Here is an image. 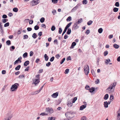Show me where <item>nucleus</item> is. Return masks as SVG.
<instances>
[{
    "label": "nucleus",
    "mask_w": 120,
    "mask_h": 120,
    "mask_svg": "<svg viewBox=\"0 0 120 120\" xmlns=\"http://www.w3.org/2000/svg\"><path fill=\"white\" fill-rule=\"evenodd\" d=\"M103 30V29L102 28H100L98 29V32L99 33L101 34L102 33Z\"/></svg>",
    "instance_id": "nucleus-28"
},
{
    "label": "nucleus",
    "mask_w": 120,
    "mask_h": 120,
    "mask_svg": "<svg viewBox=\"0 0 120 120\" xmlns=\"http://www.w3.org/2000/svg\"><path fill=\"white\" fill-rule=\"evenodd\" d=\"M32 37L34 39L36 38L37 37V36L35 33H34L32 35Z\"/></svg>",
    "instance_id": "nucleus-35"
},
{
    "label": "nucleus",
    "mask_w": 120,
    "mask_h": 120,
    "mask_svg": "<svg viewBox=\"0 0 120 120\" xmlns=\"http://www.w3.org/2000/svg\"><path fill=\"white\" fill-rule=\"evenodd\" d=\"M55 29L56 27L55 26H54L53 25L51 27V30L52 31H54L55 30Z\"/></svg>",
    "instance_id": "nucleus-46"
},
{
    "label": "nucleus",
    "mask_w": 120,
    "mask_h": 120,
    "mask_svg": "<svg viewBox=\"0 0 120 120\" xmlns=\"http://www.w3.org/2000/svg\"><path fill=\"white\" fill-rule=\"evenodd\" d=\"M87 2L86 0H84L82 1V3L84 4H86L87 3Z\"/></svg>",
    "instance_id": "nucleus-45"
},
{
    "label": "nucleus",
    "mask_w": 120,
    "mask_h": 120,
    "mask_svg": "<svg viewBox=\"0 0 120 120\" xmlns=\"http://www.w3.org/2000/svg\"><path fill=\"white\" fill-rule=\"evenodd\" d=\"M18 9L17 8H14L13 9V11L15 12H17L18 11Z\"/></svg>",
    "instance_id": "nucleus-36"
},
{
    "label": "nucleus",
    "mask_w": 120,
    "mask_h": 120,
    "mask_svg": "<svg viewBox=\"0 0 120 120\" xmlns=\"http://www.w3.org/2000/svg\"><path fill=\"white\" fill-rule=\"evenodd\" d=\"M45 112H49V114H51L54 111L52 108L48 107L46 109Z\"/></svg>",
    "instance_id": "nucleus-3"
},
{
    "label": "nucleus",
    "mask_w": 120,
    "mask_h": 120,
    "mask_svg": "<svg viewBox=\"0 0 120 120\" xmlns=\"http://www.w3.org/2000/svg\"><path fill=\"white\" fill-rule=\"evenodd\" d=\"M53 43L54 44H56V45H58V41L57 39L55 40L54 41Z\"/></svg>",
    "instance_id": "nucleus-51"
},
{
    "label": "nucleus",
    "mask_w": 120,
    "mask_h": 120,
    "mask_svg": "<svg viewBox=\"0 0 120 120\" xmlns=\"http://www.w3.org/2000/svg\"><path fill=\"white\" fill-rule=\"evenodd\" d=\"M22 58V57L20 56V57L18 58V59L16 60L14 62V65H15L16 64H18L19 62L21 63V59Z\"/></svg>",
    "instance_id": "nucleus-5"
},
{
    "label": "nucleus",
    "mask_w": 120,
    "mask_h": 120,
    "mask_svg": "<svg viewBox=\"0 0 120 120\" xmlns=\"http://www.w3.org/2000/svg\"><path fill=\"white\" fill-rule=\"evenodd\" d=\"M2 22L3 23H5L6 22L8 21V19H4L2 20Z\"/></svg>",
    "instance_id": "nucleus-53"
},
{
    "label": "nucleus",
    "mask_w": 120,
    "mask_h": 120,
    "mask_svg": "<svg viewBox=\"0 0 120 120\" xmlns=\"http://www.w3.org/2000/svg\"><path fill=\"white\" fill-rule=\"evenodd\" d=\"M104 107L105 108H107L108 107V105L107 103V101H105L104 102Z\"/></svg>",
    "instance_id": "nucleus-16"
},
{
    "label": "nucleus",
    "mask_w": 120,
    "mask_h": 120,
    "mask_svg": "<svg viewBox=\"0 0 120 120\" xmlns=\"http://www.w3.org/2000/svg\"><path fill=\"white\" fill-rule=\"evenodd\" d=\"M2 24V23L1 22H0V30L1 33L3 35L4 30L2 28V25H1Z\"/></svg>",
    "instance_id": "nucleus-10"
},
{
    "label": "nucleus",
    "mask_w": 120,
    "mask_h": 120,
    "mask_svg": "<svg viewBox=\"0 0 120 120\" xmlns=\"http://www.w3.org/2000/svg\"><path fill=\"white\" fill-rule=\"evenodd\" d=\"M77 97H75L73 98L72 100V101L73 102V103H74L75 101L77 100Z\"/></svg>",
    "instance_id": "nucleus-33"
},
{
    "label": "nucleus",
    "mask_w": 120,
    "mask_h": 120,
    "mask_svg": "<svg viewBox=\"0 0 120 120\" xmlns=\"http://www.w3.org/2000/svg\"><path fill=\"white\" fill-rule=\"evenodd\" d=\"M48 113H45V112H43L41 113L40 114V115H42V116H47L48 115Z\"/></svg>",
    "instance_id": "nucleus-30"
},
{
    "label": "nucleus",
    "mask_w": 120,
    "mask_h": 120,
    "mask_svg": "<svg viewBox=\"0 0 120 120\" xmlns=\"http://www.w3.org/2000/svg\"><path fill=\"white\" fill-rule=\"evenodd\" d=\"M28 55V53L26 52H25L24 53V54L23 55V58H26L27 56Z\"/></svg>",
    "instance_id": "nucleus-29"
},
{
    "label": "nucleus",
    "mask_w": 120,
    "mask_h": 120,
    "mask_svg": "<svg viewBox=\"0 0 120 120\" xmlns=\"http://www.w3.org/2000/svg\"><path fill=\"white\" fill-rule=\"evenodd\" d=\"M51 63L50 62H49L48 63H47L46 64V65L47 66L49 67L51 65Z\"/></svg>",
    "instance_id": "nucleus-62"
},
{
    "label": "nucleus",
    "mask_w": 120,
    "mask_h": 120,
    "mask_svg": "<svg viewBox=\"0 0 120 120\" xmlns=\"http://www.w3.org/2000/svg\"><path fill=\"white\" fill-rule=\"evenodd\" d=\"M95 88L94 87H92L89 89V91L91 93H93L95 91Z\"/></svg>",
    "instance_id": "nucleus-8"
},
{
    "label": "nucleus",
    "mask_w": 120,
    "mask_h": 120,
    "mask_svg": "<svg viewBox=\"0 0 120 120\" xmlns=\"http://www.w3.org/2000/svg\"><path fill=\"white\" fill-rule=\"evenodd\" d=\"M6 43L7 45H11V42L10 40H8L6 42Z\"/></svg>",
    "instance_id": "nucleus-34"
},
{
    "label": "nucleus",
    "mask_w": 120,
    "mask_h": 120,
    "mask_svg": "<svg viewBox=\"0 0 120 120\" xmlns=\"http://www.w3.org/2000/svg\"><path fill=\"white\" fill-rule=\"evenodd\" d=\"M114 96L113 95L111 94L110 95V100L112 101L114 99Z\"/></svg>",
    "instance_id": "nucleus-40"
},
{
    "label": "nucleus",
    "mask_w": 120,
    "mask_h": 120,
    "mask_svg": "<svg viewBox=\"0 0 120 120\" xmlns=\"http://www.w3.org/2000/svg\"><path fill=\"white\" fill-rule=\"evenodd\" d=\"M56 118L54 117H49L48 119V120H55Z\"/></svg>",
    "instance_id": "nucleus-26"
},
{
    "label": "nucleus",
    "mask_w": 120,
    "mask_h": 120,
    "mask_svg": "<svg viewBox=\"0 0 120 120\" xmlns=\"http://www.w3.org/2000/svg\"><path fill=\"white\" fill-rule=\"evenodd\" d=\"M79 5L78 4L74 8L71 10V12H73L75 11L76 10H77L78 7H79Z\"/></svg>",
    "instance_id": "nucleus-9"
},
{
    "label": "nucleus",
    "mask_w": 120,
    "mask_h": 120,
    "mask_svg": "<svg viewBox=\"0 0 120 120\" xmlns=\"http://www.w3.org/2000/svg\"><path fill=\"white\" fill-rule=\"evenodd\" d=\"M90 88V87L88 85H86L85 87V88L86 90H89V89Z\"/></svg>",
    "instance_id": "nucleus-48"
},
{
    "label": "nucleus",
    "mask_w": 120,
    "mask_h": 120,
    "mask_svg": "<svg viewBox=\"0 0 120 120\" xmlns=\"http://www.w3.org/2000/svg\"><path fill=\"white\" fill-rule=\"evenodd\" d=\"M87 105V104H85L84 105H83L81 106L79 108V110H82L83 109H85L86 107V105Z\"/></svg>",
    "instance_id": "nucleus-6"
},
{
    "label": "nucleus",
    "mask_w": 120,
    "mask_h": 120,
    "mask_svg": "<svg viewBox=\"0 0 120 120\" xmlns=\"http://www.w3.org/2000/svg\"><path fill=\"white\" fill-rule=\"evenodd\" d=\"M54 59V56L52 57L50 59V61L51 62L53 61Z\"/></svg>",
    "instance_id": "nucleus-58"
},
{
    "label": "nucleus",
    "mask_w": 120,
    "mask_h": 120,
    "mask_svg": "<svg viewBox=\"0 0 120 120\" xmlns=\"http://www.w3.org/2000/svg\"><path fill=\"white\" fill-rule=\"evenodd\" d=\"M97 80H96L95 81V83L96 84H98L100 82L99 80L98 79H97Z\"/></svg>",
    "instance_id": "nucleus-57"
},
{
    "label": "nucleus",
    "mask_w": 120,
    "mask_h": 120,
    "mask_svg": "<svg viewBox=\"0 0 120 120\" xmlns=\"http://www.w3.org/2000/svg\"><path fill=\"white\" fill-rule=\"evenodd\" d=\"M28 38V36L27 35H23V39H27Z\"/></svg>",
    "instance_id": "nucleus-43"
},
{
    "label": "nucleus",
    "mask_w": 120,
    "mask_h": 120,
    "mask_svg": "<svg viewBox=\"0 0 120 120\" xmlns=\"http://www.w3.org/2000/svg\"><path fill=\"white\" fill-rule=\"evenodd\" d=\"M25 75H20L19 76V78L20 79H22L23 78H24Z\"/></svg>",
    "instance_id": "nucleus-47"
},
{
    "label": "nucleus",
    "mask_w": 120,
    "mask_h": 120,
    "mask_svg": "<svg viewBox=\"0 0 120 120\" xmlns=\"http://www.w3.org/2000/svg\"><path fill=\"white\" fill-rule=\"evenodd\" d=\"M119 10V8H118L115 7L113 9V11L114 12H117Z\"/></svg>",
    "instance_id": "nucleus-22"
},
{
    "label": "nucleus",
    "mask_w": 120,
    "mask_h": 120,
    "mask_svg": "<svg viewBox=\"0 0 120 120\" xmlns=\"http://www.w3.org/2000/svg\"><path fill=\"white\" fill-rule=\"evenodd\" d=\"M9 22H7L4 24V27H7L9 25Z\"/></svg>",
    "instance_id": "nucleus-49"
},
{
    "label": "nucleus",
    "mask_w": 120,
    "mask_h": 120,
    "mask_svg": "<svg viewBox=\"0 0 120 120\" xmlns=\"http://www.w3.org/2000/svg\"><path fill=\"white\" fill-rule=\"evenodd\" d=\"M81 120H86V116H83L81 118Z\"/></svg>",
    "instance_id": "nucleus-61"
},
{
    "label": "nucleus",
    "mask_w": 120,
    "mask_h": 120,
    "mask_svg": "<svg viewBox=\"0 0 120 120\" xmlns=\"http://www.w3.org/2000/svg\"><path fill=\"white\" fill-rule=\"evenodd\" d=\"M84 72L86 75H87L89 72V68H83Z\"/></svg>",
    "instance_id": "nucleus-4"
},
{
    "label": "nucleus",
    "mask_w": 120,
    "mask_h": 120,
    "mask_svg": "<svg viewBox=\"0 0 120 120\" xmlns=\"http://www.w3.org/2000/svg\"><path fill=\"white\" fill-rule=\"evenodd\" d=\"M69 71V69L68 68L67 69L65 70L64 73L65 74H68Z\"/></svg>",
    "instance_id": "nucleus-41"
},
{
    "label": "nucleus",
    "mask_w": 120,
    "mask_h": 120,
    "mask_svg": "<svg viewBox=\"0 0 120 120\" xmlns=\"http://www.w3.org/2000/svg\"><path fill=\"white\" fill-rule=\"evenodd\" d=\"M72 24L71 22H70L66 26L65 28L67 29H68L70 26Z\"/></svg>",
    "instance_id": "nucleus-23"
},
{
    "label": "nucleus",
    "mask_w": 120,
    "mask_h": 120,
    "mask_svg": "<svg viewBox=\"0 0 120 120\" xmlns=\"http://www.w3.org/2000/svg\"><path fill=\"white\" fill-rule=\"evenodd\" d=\"M58 93L57 92L55 93H53L52 95L51 96L52 98H56L58 95Z\"/></svg>",
    "instance_id": "nucleus-7"
},
{
    "label": "nucleus",
    "mask_w": 120,
    "mask_h": 120,
    "mask_svg": "<svg viewBox=\"0 0 120 120\" xmlns=\"http://www.w3.org/2000/svg\"><path fill=\"white\" fill-rule=\"evenodd\" d=\"M27 30L28 31H30L32 30V28L31 27H28L27 28Z\"/></svg>",
    "instance_id": "nucleus-60"
},
{
    "label": "nucleus",
    "mask_w": 120,
    "mask_h": 120,
    "mask_svg": "<svg viewBox=\"0 0 120 120\" xmlns=\"http://www.w3.org/2000/svg\"><path fill=\"white\" fill-rule=\"evenodd\" d=\"M62 30L61 28H59V30L58 31V33L60 34H61L62 31Z\"/></svg>",
    "instance_id": "nucleus-50"
},
{
    "label": "nucleus",
    "mask_w": 120,
    "mask_h": 120,
    "mask_svg": "<svg viewBox=\"0 0 120 120\" xmlns=\"http://www.w3.org/2000/svg\"><path fill=\"white\" fill-rule=\"evenodd\" d=\"M19 86V84L18 83H15L12 85L11 87V91L13 92L16 91Z\"/></svg>",
    "instance_id": "nucleus-1"
},
{
    "label": "nucleus",
    "mask_w": 120,
    "mask_h": 120,
    "mask_svg": "<svg viewBox=\"0 0 120 120\" xmlns=\"http://www.w3.org/2000/svg\"><path fill=\"white\" fill-rule=\"evenodd\" d=\"M76 45V43L75 42H73L71 45V46L70 47V48H73Z\"/></svg>",
    "instance_id": "nucleus-18"
},
{
    "label": "nucleus",
    "mask_w": 120,
    "mask_h": 120,
    "mask_svg": "<svg viewBox=\"0 0 120 120\" xmlns=\"http://www.w3.org/2000/svg\"><path fill=\"white\" fill-rule=\"evenodd\" d=\"M115 6L117 7H118L119 6V3L118 2H116L115 4Z\"/></svg>",
    "instance_id": "nucleus-39"
},
{
    "label": "nucleus",
    "mask_w": 120,
    "mask_h": 120,
    "mask_svg": "<svg viewBox=\"0 0 120 120\" xmlns=\"http://www.w3.org/2000/svg\"><path fill=\"white\" fill-rule=\"evenodd\" d=\"M40 82L39 79H35L34 80L32 84H34V86H38Z\"/></svg>",
    "instance_id": "nucleus-2"
},
{
    "label": "nucleus",
    "mask_w": 120,
    "mask_h": 120,
    "mask_svg": "<svg viewBox=\"0 0 120 120\" xmlns=\"http://www.w3.org/2000/svg\"><path fill=\"white\" fill-rule=\"evenodd\" d=\"M2 17L3 19H6L7 18V16L6 15H3Z\"/></svg>",
    "instance_id": "nucleus-63"
},
{
    "label": "nucleus",
    "mask_w": 120,
    "mask_h": 120,
    "mask_svg": "<svg viewBox=\"0 0 120 120\" xmlns=\"http://www.w3.org/2000/svg\"><path fill=\"white\" fill-rule=\"evenodd\" d=\"M90 32V30H88L86 31L85 32V34L87 35L89 34Z\"/></svg>",
    "instance_id": "nucleus-59"
},
{
    "label": "nucleus",
    "mask_w": 120,
    "mask_h": 120,
    "mask_svg": "<svg viewBox=\"0 0 120 120\" xmlns=\"http://www.w3.org/2000/svg\"><path fill=\"white\" fill-rule=\"evenodd\" d=\"M113 87L112 86V85L111 84L110 86H109V87L107 88V90H108L109 89H110L111 90L112 89Z\"/></svg>",
    "instance_id": "nucleus-42"
},
{
    "label": "nucleus",
    "mask_w": 120,
    "mask_h": 120,
    "mask_svg": "<svg viewBox=\"0 0 120 120\" xmlns=\"http://www.w3.org/2000/svg\"><path fill=\"white\" fill-rule=\"evenodd\" d=\"M109 95L108 94H106L104 96V99L105 100H107L109 98Z\"/></svg>",
    "instance_id": "nucleus-17"
},
{
    "label": "nucleus",
    "mask_w": 120,
    "mask_h": 120,
    "mask_svg": "<svg viewBox=\"0 0 120 120\" xmlns=\"http://www.w3.org/2000/svg\"><path fill=\"white\" fill-rule=\"evenodd\" d=\"M78 24L75 23L73 26V27L75 30L77 29L79 27L78 26Z\"/></svg>",
    "instance_id": "nucleus-15"
},
{
    "label": "nucleus",
    "mask_w": 120,
    "mask_h": 120,
    "mask_svg": "<svg viewBox=\"0 0 120 120\" xmlns=\"http://www.w3.org/2000/svg\"><path fill=\"white\" fill-rule=\"evenodd\" d=\"M58 0H52V3L54 4H56Z\"/></svg>",
    "instance_id": "nucleus-56"
},
{
    "label": "nucleus",
    "mask_w": 120,
    "mask_h": 120,
    "mask_svg": "<svg viewBox=\"0 0 120 120\" xmlns=\"http://www.w3.org/2000/svg\"><path fill=\"white\" fill-rule=\"evenodd\" d=\"M69 114L68 113V112H66L65 113V116L67 118H69L70 119H71L73 117H73H69L68 116V115Z\"/></svg>",
    "instance_id": "nucleus-19"
},
{
    "label": "nucleus",
    "mask_w": 120,
    "mask_h": 120,
    "mask_svg": "<svg viewBox=\"0 0 120 120\" xmlns=\"http://www.w3.org/2000/svg\"><path fill=\"white\" fill-rule=\"evenodd\" d=\"M83 21L82 19V18H80L78 19V21L77 22H75V23L78 25V24H79L82 22Z\"/></svg>",
    "instance_id": "nucleus-13"
},
{
    "label": "nucleus",
    "mask_w": 120,
    "mask_h": 120,
    "mask_svg": "<svg viewBox=\"0 0 120 120\" xmlns=\"http://www.w3.org/2000/svg\"><path fill=\"white\" fill-rule=\"evenodd\" d=\"M40 92V90H39L36 91L34 92H33L32 94L34 95Z\"/></svg>",
    "instance_id": "nucleus-31"
},
{
    "label": "nucleus",
    "mask_w": 120,
    "mask_h": 120,
    "mask_svg": "<svg viewBox=\"0 0 120 120\" xmlns=\"http://www.w3.org/2000/svg\"><path fill=\"white\" fill-rule=\"evenodd\" d=\"M39 28V27L38 25H36L34 27V29L35 30H38Z\"/></svg>",
    "instance_id": "nucleus-38"
},
{
    "label": "nucleus",
    "mask_w": 120,
    "mask_h": 120,
    "mask_svg": "<svg viewBox=\"0 0 120 120\" xmlns=\"http://www.w3.org/2000/svg\"><path fill=\"white\" fill-rule=\"evenodd\" d=\"M108 51H105L104 52V56H106L108 54Z\"/></svg>",
    "instance_id": "nucleus-52"
},
{
    "label": "nucleus",
    "mask_w": 120,
    "mask_h": 120,
    "mask_svg": "<svg viewBox=\"0 0 120 120\" xmlns=\"http://www.w3.org/2000/svg\"><path fill=\"white\" fill-rule=\"evenodd\" d=\"M71 30L70 28H68L67 31V34L68 35H69L71 33Z\"/></svg>",
    "instance_id": "nucleus-20"
},
{
    "label": "nucleus",
    "mask_w": 120,
    "mask_h": 120,
    "mask_svg": "<svg viewBox=\"0 0 120 120\" xmlns=\"http://www.w3.org/2000/svg\"><path fill=\"white\" fill-rule=\"evenodd\" d=\"M93 22L92 21L90 20L87 22V24L89 26L92 24Z\"/></svg>",
    "instance_id": "nucleus-37"
},
{
    "label": "nucleus",
    "mask_w": 120,
    "mask_h": 120,
    "mask_svg": "<svg viewBox=\"0 0 120 120\" xmlns=\"http://www.w3.org/2000/svg\"><path fill=\"white\" fill-rule=\"evenodd\" d=\"M113 46L114 48L116 49H118L119 47V45L116 44H115L113 45Z\"/></svg>",
    "instance_id": "nucleus-25"
},
{
    "label": "nucleus",
    "mask_w": 120,
    "mask_h": 120,
    "mask_svg": "<svg viewBox=\"0 0 120 120\" xmlns=\"http://www.w3.org/2000/svg\"><path fill=\"white\" fill-rule=\"evenodd\" d=\"M45 20V19L44 17L41 18L40 20V21L41 23L43 22Z\"/></svg>",
    "instance_id": "nucleus-32"
},
{
    "label": "nucleus",
    "mask_w": 120,
    "mask_h": 120,
    "mask_svg": "<svg viewBox=\"0 0 120 120\" xmlns=\"http://www.w3.org/2000/svg\"><path fill=\"white\" fill-rule=\"evenodd\" d=\"M91 73L95 77L96 76V75L95 73L94 70H92L91 71Z\"/></svg>",
    "instance_id": "nucleus-27"
},
{
    "label": "nucleus",
    "mask_w": 120,
    "mask_h": 120,
    "mask_svg": "<svg viewBox=\"0 0 120 120\" xmlns=\"http://www.w3.org/2000/svg\"><path fill=\"white\" fill-rule=\"evenodd\" d=\"M117 119L119 118V120H120V109L117 111Z\"/></svg>",
    "instance_id": "nucleus-14"
},
{
    "label": "nucleus",
    "mask_w": 120,
    "mask_h": 120,
    "mask_svg": "<svg viewBox=\"0 0 120 120\" xmlns=\"http://www.w3.org/2000/svg\"><path fill=\"white\" fill-rule=\"evenodd\" d=\"M44 56L45 60L46 61H48L49 59V57L47 56V55L45 54Z\"/></svg>",
    "instance_id": "nucleus-21"
},
{
    "label": "nucleus",
    "mask_w": 120,
    "mask_h": 120,
    "mask_svg": "<svg viewBox=\"0 0 120 120\" xmlns=\"http://www.w3.org/2000/svg\"><path fill=\"white\" fill-rule=\"evenodd\" d=\"M73 103L72 101L71 102L70 101H69L68 102L67 105L69 107H71L73 105Z\"/></svg>",
    "instance_id": "nucleus-12"
},
{
    "label": "nucleus",
    "mask_w": 120,
    "mask_h": 120,
    "mask_svg": "<svg viewBox=\"0 0 120 120\" xmlns=\"http://www.w3.org/2000/svg\"><path fill=\"white\" fill-rule=\"evenodd\" d=\"M67 30V29H66L65 28V29L64 30V31H63V33L62 34V36H63L64 35V34L65 33L66 31Z\"/></svg>",
    "instance_id": "nucleus-54"
},
{
    "label": "nucleus",
    "mask_w": 120,
    "mask_h": 120,
    "mask_svg": "<svg viewBox=\"0 0 120 120\" xmlns=\"http://www.w3.org/2000/svg\"><path fill=\"white\" fill-rule=\"evenodd\" d=\"M71 20V18L70 16L68 17L67 19L66 20L67 21H70Z\"/></svg>",
    "instance_id": "nucleus-44"
},
{
    "label": "nucleus",
    "mask_w": 120,
    "mask_h": 120,
    "mask_svg": "<svg viewBox=\"0 0 120 120\" xmlns=\"http://www.w3.org/2000/svg\"><path fill=\"white\" fill-rule=\"evenodd\" d=\"M116 82H114L111 85L112 86L114 87L116 84Z\"/></svg>",
    "instance_id": "nucleus-64"
},
{
    "label": "nucleus",
    "mask_w": 120,
    "mask_h": 120,
    "mask_svg": "<svg viewBox=\"0 0 120 120\" xmlns=\"http://www.w3.org/2000/svg\"><path fill=\"white\" fill-rule=\"evenodd\" d=\"M65 60V58H64L62 60H61V62H60V64H61L63 63L64 62V61Z\"/></svg>",
    "instance_id": "nucleus-55"
},
{
    "label": "nucleus",
    "mask_w": 120,
    "mask_h": 120,
    "mask_svg": "<svg viewBox=\"0 0 120 120\" xmlns=\"http://www.w3.org/2000/svg\"><path fill=\"white\" fill-rule=\"evenodd\" d=\"M39 2H37L36 0H34L31 2V3H32V5H35L38 4Z\"/></svg>",
    "instance_id": "nucleus-11"
},
{
    "label": "nucleus",
    "mask_w": 120,
    "mask_h": 120,
    "mask_svg": "<svg viewBox=\"0 0 120 120\" xmlns=\"http://www.w3.org/2000/svg\"><path fill=\"white\" fill-rule=\"evenodd\" d=\"M29 64V62L28 61H26L24 64V65L25 66H26Z\"/></svg>",
    "instance_id": "nucleus-24"
}]
</instances>
